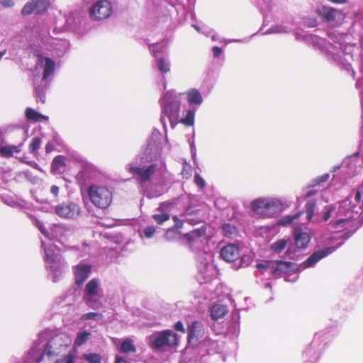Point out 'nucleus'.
I'll return each instance as SVG.
<instances>
[{"label": "nucleus", "mask_w": 363, "mask_h": 363, "mask_svg": "<svg viewBox=\"0 0 363 363\" xmlns=\"http://www.w3.org/2000/svg\"><path fill=\"white\" fill-rule=\"evenodd\" d=\"M125 169L132 175L139 186L143 188L152 182V177L157 169V164L152 163L148 165H141L132 162L125 167Z\"/></svg>", "instance_id": "f257e3e1"}, {"label": "nucleus", "mask_w": 363, "mask_h": 363, "mask_svg": "<svg viewBox=\"0 0 363 363\" xmlns=\"http://www.w3.org/2000/svg\"><path fill=\"white\" fill-rule=\"evenodd\" d=\"M87 193L91 203L99 209L105 210L111 204L113 192L107 186L91 184Z\"/></svg>", "instance_id": "f03ea898"}, {"label": "nucleus", "mask_w": 363, "mask_h": 363, "mask_svg": "<svg viewBox=\"0 0 363 363\" xmlns=\"http://www.w3.org/2000/svg\"><path fill=\"white\" fill-rule=\"evenodd\" d=\"M179 337L171 330H164L149 336L150 347L159 350L164 346L174 347L179 345Z\"/></svg>", "instance_id": "7ed1b4c3"}, {"label": "nucleus", "mask_w": 363, "mask_h": 363, "mask_svg": "<svg viewBox=\"0 0 363 363\" xmlns=\"http://www.w3.org/2000/svg\"><path fill=\"white\" fill-rule=\"evenodd\" d=\"M250 208L256 213L270 216L281 209V204L278 200L259 198L250 203Z\"/></svg>", "instance_id": "20e7f679"}, {"label": "nucleus", "mask_w": 363, "mask_h": 363, "mask_svg": "<svg viewBox=\"0 0 363 363\" xmlns=\"http://www.w3.org/2000/svg\"><path fill=\"white\" fill-rule=\"evenodd\" d=\"M315 13L324 22L332 23L333 26L341 24L345 18V14L341 10L324 5L318 7Z\"/></svg>", "instance_id": "39448f33"}, {"label": "nucleus", "mask_w": 363, "mask_h": 363, "mask_svg": "<svg viewBox=\"0 0 363 363\" xmlns=\"http://www.w3.org/2000/svg\"><path fill=\"white\" fill-rule=\"evenodd\" d=\"M112 12V5L107 0L98 1L89 9V14L94 21L106 19L111 15Z\"/></svg>", "instance_id": "423d86ee"}, {"label": "nucleus", "mask_w": 363, "mask_h": 363, "mask_svg": "<svg viewBox=\"0 0 363 363\" xmlns=\"http://www.w3.org/2000/svg\"><path fill=\"white\" fill-rule=\"evenodd\" d=\"M61 342L62 337L59 335H57L55 337L50 340L49 342L45 345L43 353L38 358H41L42 357H44L43 362H62V359H54V357L58 354L57 352V350H58V347L62 346Z\"/></svg>", "instance_id": "0eeeda50"}, {"label": "nucleus", "mask_w": 363, "mask_h": 363, "mask_svg": "<svg viewBox=\"0 0 363 363\" xmlns=\"http://www.w3.org/2000/svg\"><path fill=\"white\" fill-rule=\"evenodd\" d=\"M181 103L179 100L173 99L164 104L162 111L169 118L171 125L176 124L179 121Z\"/></svg>", "instance_id": "6e6552de"}, {"label": "nucleus", "mask_w": 363, "mask_h": 363, "mask_svg": "<svg viewBox=\"0 0 363 363\" xmlns=\"http://www.w3.org/2000/svg\"><path fill=\"white\" fill-rule=\"evenodd\" d=\"M55 213L61 218H72L79 216L80 207L74 202L63 203L55 207Z\"/></svg>", "instance_id": "1a4fd4ad"}, {"label": "nucleus", "mask_w": 363, "mask_h": 363, "mask_svg": "<svg viewBox=\"0 0 363 363\" xmlns=\"http://www.w3.org/2000/svg\"><path fill=\"white\" fill-rule=\"evenodd\" d=\"M61 256L55 253H50L48 250H45V261L47 267L54 274V281H56L57 274L61 267Z\"/></svg>", "instance_id": "9d476101"}, {"label": "nucleus", "mask_w": 363, "mask_h": 363, "mask_svg": "<svg viewBox=\"0 0 363 363\" xmlns=\"http://www.w3.org/2000/svg\"><path fill=\"white\" fill-rule=\"evenodd\" d=\"M221 258L227 262H233L240 257V248L235 244H228L220 250Z\"/></svg>", "instance_id": "9b49d317"}, {"label": "nucleus", "mask_w": 363, "mask_h": 363, "mask_svg": "<svg viewBox=\"0 0 363 363\" xmlns=\"http://www.w3.org/2000/svg\"><path fill=\"white\" fill-rule=\"evenodd\" d=\"M335 250L333 247H329L323 248L322 250L314 252L309 257L303 262L305 268L313 267L315 263L320 261L321 259L328 256Z\"/></svg>", "instance_id": "f8f14e48"}, {"label": "nucleus", "mask_w": 363, "mask_h": 363, "mask_svg": "<svg viewBox=\"0 0 363 363\" xmlns=\"http://www.w3.org/2000/svg\"><path fill=\"white\" fill-rule=\"evenodd\" d=\"M294 264L288 261L279 260L276 262L275 267H273L271 274L275 277H281L283 274H288L292 271Z\"/></svg>", "instance_id": "ddd939ff"}, {"label": "nucleus", "mask_w": 363, "mask_h": 363, "mask_svg": "<svg viewBox=\"0 0 363 363\" xmlns=\"http://www.w3.org/2000/svg\"><path fill=\"white\" fill-rule=\"evenodd\" d=\"M91 274V267L86 264H77L75 267L74 276L75 283L81 286L89 277Z\"/></svg>", "instance_id": "4468645a"}, {"label": "nucleus", "mask_w": 363, "mask_h": 363, "mask_svg": "<svg viewBox=\"0 0 363 363\" xmlns=\"http://www.w3.org/2000/svg\"><path fill=\"white\" fill-rule=\"evenodd\" d=\"M296 246L299 249H305L311 241L310 235L301 228H296L294 233Z\"/></svg>", "instance_id": "2eb2a0df"}, {"label": "nucleus", "mask_w": 363, "mask_h": 363, "mask_svg": "<svg viewBox=\"0 0 363 363\" xmlns=\"http://www.w3.org/2000/svg\"><path fill=\"white\" fill-rule=\"evenodd\" d=\"M316 190H310L307 192L306 197L308 201L306 203V213L308 220H311L314 215V211L316 206V199L315 196L317 194Z\"/></svg>", "instance_id": "dca6fc26"}, {"label": "nucleus", "mask_w": 363, "mask_h": 363, "mask_svg": "<svg viewBox=\"0 0 363 363\" xmlns=\"http://www.w3.org/2000/svg\"><path fill=\"white\" fill-rule=\"evenodd\" d=\"M65 157L62 155H57L52 162L50 171L52 174H61L65 171Z\"/></svg>", "instance_id": "f3484780"}, {"label": "nucleus", "mask_w": 363, "mask_h": 363, "mask_svg": "<svg viewBox=\"0 0 363 363\" xmlns=\"http://www.w3.org/2000/svg\"><path fill=\"white\" fill-rule=\"evenodd\" d=\"M101 291L99 283L96 279H91L85 286V294L84 296H96Z\"/></svg>", "instance_id": "a211bd4d"}, {"label": "nucleus", "mask_w": 363, "mask_h": 363, "mask_svg": "<svg viewBox=\"0 0 363 363\" xmlns=\"http://www.w3.org/2000/svg\"><path fill=\"white\" fill-rule=\"evenodd\" d=\"M25 115L28 121L32 122H38L40 121H48L49 117L43 115L32 108H27L25 111Z\"/></svg>", "instance_id": "6ab92c4d"}, {"label": "nucleus", "mask_w": 363, "mask_h": 363, "mask_svg": "<svg viewBox=\"0 0 363 363\" xmlns=\"http://www.w3.org/2000/svg\"><path fill=\"white\" fill-rule=\"evenodd\" d=\"M186 94L187 95V101L189 104L199 105L202 103L203 97L199 90L196 89H191L189 90Z\"/></svg>", "instance_id": "aec40b11"}, {"label": "nucleus", "mask_w": 363, "mask_h": 363, "mask_svg": "<svg viewBox=\"0 0 363 363\" xmlns=\"http://www.w3.org/2000/svg\"><path fill=\"white\" fill-rule=\"evenodd\" d=\"M43 80H46L54 72L55 62L48 57H44Z\"/></svg>", "instance_id": "412c9836"}, {"label": "nucleus", "mask_w": 363, "mask_h": 363, "mask_svg": "<svg viewBox=\"0 0 363 363\" xmlns=\"http://www.w3.org/2000/svg\"><path fill=\"white\" fill-rule=\"evenodd\" d=\"M227 308L221 304H215L212 306L211 310V315L213 320H218L225 316L227 313Z\"/></svg>", "instance_id": "4be33fe9"}, {"label": "nucleus", "mask_w": 363, "mask_h": 363, "mask_svg": "<svg viewBox=\"0 0 363 363\" xmlns=\"http://www.w3.org/2000/svg\"><path fill=\"white\" fill-rule=\"evenodd\" d=\"M222 233L224 236L233 238L238 235V229L234 225L224 223L221 226Z\"/></svg>", "instance_id": "5701e85b"}, {"label": "nucleus", "mask_w": 363, "mask_h": 363, "mask_svg": "<svg viewBox=\"0 0 363 363\" xmlns=\"http://www.w3.org/2000/svg\"><path fill=\"white\" fill-rule=\"evenodd\" d=\"M120 351L123 353L136 352V347L133 344V341L130 338H125L123 340L121 346Z\"/></svg>", "instance_id": "b1692460"}, {"label": "nucleus", "mask_w": 363, "mask_h": 363, "mask_svg": "<svg viewBox=\"0 0 363 363\" xmlns=\"http://www.w3.org/2000/svg\"><path fill=\"white\" fill-rule=\"evenodd\" d=\"M33 4L35 6L34 10L36 14H40L46 11L49 6V1L47 0H35L33 1Z\"/></svg>", "instance_id": "393cba45"}, {"label": "nucleus", "mask_w": 363, "mask_h": 363, "mask_svg": "<svg viewBox=\"0 0 363 363\" xmlns=\"http://www.w3.org/2000/svg\"><path fill=\"white\" fill-rule=\"evenodd\" d=\"M201 324L198 321H194L188 327V340L191 341V340L194 339L196 336V333L201 330Z\"/></svg>", "instance_id": "a878e982"}, {"label": "nucleus", "mask_w": 363, "mask_h": 363, "mask_svg": "<svg viewBox=\"0 0 363 363\" xmlns=\"http://www.w3.org/2000/svg\"><path fill=\"white\" fill-rule=\"evenodd\" d=\"M289 239H280L272 243L270 250L276 253H280L287 245Z\"/></svg>", "instance_id": "bb28decb"}, {"label": "nucleus", "mask_w": 363, "mask_h": 363, "mask_svg": "<svg viewBox=\"0 0 363 363\" xmlns=\"http://www.w3.org/2000/svg\"><path fill=\"white\" fill-rule=\"evenodd\" d=\"M83 298L86 305L92 309H99L103 306L102 302L96 300L94 296H84Z\"/></svg>", "instance_id": "cd10ccee"}, {"label": "nucleus", "mask_w": 363, "mask_h": 363, "mask_svg": "<svg viewBox=\"0 0 363 363\" xmlns=\"http://www.w3.org/2000/svg\"><path fill=\"white\" fill-rule=\"evenodd\" d=\"M172 220L174 222V225L173 228L169 229L165 233V237L168 240H170L171 234L175 233L174 228L181 229L184 225L183 221L182 220H180L177 216H174L172 217Z\"/></svg>", "instance_id": "c85d7f7f"}, {"label": "nucleus", "mask_w": 363, "mask_h": 363, "mask_svg": "<svg viewBox=\"0 0 363 363\" xmlns=\"http://www.w3.org/2000/svg\"><path fill=\"white\" fill-rule=\"evenodd\" d=\"M91 335V333L88 331H84L78 333L75 338L74 344L77 346H82L88 340Z\"/></svg>", "instance_id": "c756f323"}, {"label": "nucleus", "mask_w": 363, "mask_h": 363, "mask_svg": "<svg viewBox=\"0 0 363 363\" xmlns=\"http://www.w3.org/2000/svg\"><path fill=\"white\" fill-rule=\"evenodd\" d=\"M195 111L190 109L187 111L184 118H182L180 122L186 126H192L194 123Z\"/></svg>", "instance_id": "7c9ffc66"}, {"label": "nucleus", "mask_w": 363, "mask_h": 363, "mask_svg": "<svg viewBox=\"0 0 363 363\" xmlns=\"http://www.w3.org/2000/svg\"><path fill=\"white\" fill-rule=\"evenodd\" d=\"M41 145V139L38 137H34L31 143L29 145V152L30 153L37 155V152L40 149Z\"/></svg>", "instance_id": "2f4dec72"}, {"label": "nucleus", "mask_w": 363, "mask_h": 363, "mask_svg": "<svg viewBox=\"0 0 363 363\" xmlns=\"http://www.w3.org/2000/svg\"><path fill=\"white\" fill-rule=\"evenodd\" d=\"M103 318V315L100 313H95V312H89L84 313L82 315L81 319L82 320L86 321L88 320H101Z\"/></svg>", "instance_id": "473e14b6"}, {"label": "nucleus", "mask_w": 363, "mask_h": 363, "mask_svg": "<svg viewBox=\"0 0 363 363\" xmlns=\"http://www.w3.org/2000/svg\"><path fill=\"white\" fill-rule=\"evenodd\" d=\"M13 155L11 148L8 145H0V157L3 158H11Z\"/></svg>", "instance_id": "72a5a7b5"}, {"label": "nucleus", "mask_w": 363, "mask_h": 363, "mask_svg": "<svg viewBox=\"0 0 363 363\" xmlns=\"http://www.w3.org/2000/svg\"><path fill=\"white\" fill-rule=\"evenodd\" d=\"M252 262V257L250 255H243L240 257L238 267H246Z\"/></svg>", "instance_id": "f704fd0d"}, {"label": "nucleus", "mask_w": 363, "mask_h": 363, "mask_svg": "<svg viewBox=\"0 0 363 363\" xmlns=\"http://www.w3.org/2000/svg\"><path fill=\"white\" fill-rule=\"evenodd\" d=\"M34 7L35 6L33 4V1L26 4L21 10V14L23 16H28L33 13H35Z\"/></svg>", "instance_id": "c9c22d12"}, {"label": "nucleus", "mask_w": 363, "mask_h": 363, "mask_svg": "<svg viewBox=\"0 0 363 363\" xmlns=\"http://www.w3.org/2000/svg\"><path fill=\"white\" fill-rule=\"evenodd\" d=\"M153 219L157 222V223L161 225L163 223L169 220V215L167 213L162 214H154L152 215Z\"/></svg>", "instance_id": "e433bc0d"}, {"label": "nucleus", "mask_w": 363, "mask_h": 363, "mask_svg": "<svg viewBox=\"0 0 363 363\" xmlns=\"http://www.w3.org/2000/svg\"><path fill=\"white\" fill-rule=\"evenodd\" d=\"M158 69L159 70L165 74L169 71V63L166 62V60L163 58H160L158 60Z\"/></svg>", "instance_id": "4c0bfd02"}, {"label": "nucleus", "mask_w": 363, "mask_h": 363, "mask_svg": "<svg viewBox=\"0 0 363 363\" xmlns=\"http://www.w3.org/2000/svg\"><path fill=\"white\" fill-rule=\"evenodd\" d=\"M25 140H26V139H24L23 142L19 143L16 145H8V147L11 148V151L12 152L13 155L15 153L18 154V153H20L22 151V150H23V148L24 147Z\"/></svg>", "instance_id": "58836bf2"}, {"label": "nucleus", "mask_w": 363, "mask_h": 363, "mask_svg": "<svg viewBox=\"0 0 363 363\" xmlns=\"http://www.w3.org/2000/svg\"><path fill=\"white\" fill-rule=\"evenodd\" d=\"M86 359L89 363H101V359L98 354H89L86 355Z\"/></svg>", "instance_id": "ea45409f"}, {"label": "nucleus", "mask_w": 363, "mask_h": 363, "mask_svg": "<svg viewBox=\"0 0 363 363\" xmlns=\"http://www.w3.org/2000/svg\"><path fill=\"white\" fill-rule=\"evenodd\" d=\"M155 231H156V229L152 225L147 226L143 230L145 237L147 238H152L153 237V235H155Z\"/></svg>", "instance_id": "a19ab883"}, {"label": "nucleus", "mask_w": 363, "mask_h": 363, "mask_svg": "<svg viewBox=\"0 0 363 363\" xmlns=\"http://www.w3.org/2000/svg\"><path fill=\"white\" fill-rule=\"evenodd\" d=\"M35 91L36 96L40 99V100L44 103V99H45V90L43 86H35Z\"/></svg>", "instance_id": "79ce46f5"}, {"label": "nucleus", "mask_w": 363, "mask_h": 363, "mask_svg": "<svg viewBox=\"0 0 363 363\" xmlns=\"http://www.w3.org/2000/svg\"><path fill=\"white\" fill-rule=\"evenodd\" d=\"M194 183L201 189H203L206 186L205 181L199 174L194 175Z\"/></svg>", "instance_id": "37998d69"}, {"label": "nucleus", "mask_w": 363, "mask_h": 363, "mask_svg": "<svg viewBox=\"0 0 363 363\" xmlns=\"http://www.w3.org/2000/svg\"><path fill=\"white\" fill-rule=\"evenodd\" d=\"M351 222H352V220L350 219H340L335 222H331L330 224L333 225V227L334 228H338L341 224H346V225H349V224Z\"/></svg>", "instance_id": "c03bdc74"}, {"label": "nucleus", "mask_w": 363, "mask_h": 363, "mask_svg": "<svg viewBox=\"0 0 363 363\" xmlns=\"http://www.w3.org/2000/svg\"><path fill=\"white\" fill-rule=\"evenodd\" d=\"M191 233L194 234V236L196 238H201L206 234V228L201 227L199 228L194 229L191 231Z\"/></svg>", "instance_id": "a18cd8bd"}, {"label": "nucleus", "mask_w": 363, "mask_h": 363, "mask_svg": "<svg viewBox=\"0 0 363 363\" xmlns=\"http://www.w3.org/2000/svg\"><path fill=\"white\" fill-rule=\"evenodd\" d=\"M18 160H19L20 162L25 163V164L30 166L33 168H35V169H40L39 168V165L35 161H28V160H26L24 157H21V158H19Z\"/></svg>", "instance_id": "49530a36"}, {"label": "nucleus", "mask_w": 363, "mask_h": 363, "mask_svg": "<svg viewBox=\"0 0 363 363\" xmlns=\"http://www.w3.org/2000/svg\"><path fill=\"white\" fill-rule=\"evenodd\" d=\"M329 177H330V174L328 173L324 174L322 176L318 177L315 180V185L320 184L321 183L327 182L328 180Z\"/></svg>", "instance_id": "de8ad7c7"}, {"label": "nucleus", "mask_w": 363, "mask_h": 363, "mask_svg": "<svg viewBox=\"0 0 363 363\" xmlns=\"http://www.w3.org/2000/svg\"><path fill=\"white\" fill-rule=\"evenodd\" d=\"M301 214H302V212L301 211L294 215L286 216L285 217V219H286V223H287V224L291 223L293 220H294L295 219L298 218Z\"/></svg>", "instance_id": "09e8293b"}, {"label": "nucleus", "mask_w": 363, "mask_h": 363, "mask_svg": "<svg viewBox=\"0 0 363 363\" xmlns=\"http://www.w3.org/2000/svg\"><path fill=\"white\" fill-rule=\"evenodd\" d=\"M333 206H328L327 211L323 214V220H328L331 217V211L333 210Z\"/></svg>", "instance_id": "8fccbe9b"}, {"label": "nucleus", "mask_w": 363, "mask_h": 363, "mask_svg": "<svg viewBox=\"0 0 363 363\" xmlns=\"http://www.w3.org/2000/svg\"><path fill=\"white\" fill-rule=\"evenodd\" d=\"M50 193L54 196L55 198H57L60 193V187L57 185H52L50 187Z\"/></svg>", "instance_id": "3c124183"}, {"label": "nucleus", "mask_w": 363, "mask_h": 363, "mask_svg": "<svg viewBox=\"0 0 363 363\" xmlns=\"http://www.w3.org/2000/svg\"><path fill=\"white\" fill-rule=\"evenodd\" d=\"M184 238L186 239L189 243L194 242L196 238L194 236V234L191 233H187L184 234Z\"/></svg>", "instance_id": "603ef678"}, {"label": "nucleus", "mask_w": 363, "mask_h": 363, "mask_svg": "<svg viewBox=\"0 0 363 363\" xmlns=\"http://www.w3.org/2000/svg\"><path fill=\"white\" fill-rule=\"evenodd\" d=\"M0 3L5 8L11 7L14 5L13 0H0Z\"/></svg>", "instance_id": "864d4df0"}, {"label": "nucleus", "mask_w": 363, "mask_h": 363, "mask_svg": "<svg viewBox=\"0 0 363 363\" xmlns=\"http://www.w3.org/2000/svg\"><path fill=\"white\" fill-rule=\"evenodd\" d=\"M174 329L183 333H185V329L184 328L183 323L181 321H178L174 324Z\"/></svg>", "instance_id": "5fc2aeb1"}, {"label": "nucleus", "mask_w": 363, "mask_h": 363, "mask_svg": "<svg viewBox=\"0 0 363 363\" xmlns=\"http://www.w3.org/2000/svg\"><path fill=\"white\" fill-rule=\"evenodd\" d=\"M215 57H219L222 54V49L220 47L214 46L212 49Z\"/></svg>", "instance_id": "6e6d98bb"}, {"label": "nucleus", "mask_w": 363, "mask_h": 363, "mask_svg": "<svg viewBox=\"0 0 363 363\" xmlns=\"http://www.w3.org/2000/svg\"><path fill=\"white\" fill-rule=\"evenodd\" d=\"M54 150V145L51 143H48L45 145V152L46 153H50Z\"/></svg>", "instance_id": "4d7b16f0"}, {"label": "nucleus", "mask_w": 363, "mask_h": 363, "mask_svg": "<svg viewBox=\"0 0 363 363\" xmlns=\"http://www.w3.org/2000/svg\"><path fill=\"white\" fill-rule=\"evenodd\" d=\"M257 268L262 269V272L264 273L268 269V267L263 264L259 263V264H257Z\"/></svg>", "instance_id": "13d9d810"}, {"label": "nucleus", "mask_w": 363, "mask_h": 363, "mask_svg": "<svg viewBox=\"0 0 363 363\" xmlns=\"http://www.w3.org/2000/svg\"><path fill=\"white\" fill-rule=\"evenodd\" d=\"M65 363H74L73 355L68 354L65 358Z\"/></svg>", "instance_id": "bf43d9fd"}, {"label": "nucleus", "mask_w": 363, "mask_h": 363, "mask_svg": "<svg viewBox=\"0 0 363 363\" xmlns=\"http://www.w3.org/2000/svg\"><path fill=\"white\" fill-rule=\"evenodd\" d=\"M362 194L359 191H357L354 196V200L356 202L359 203L361 201Z\"/></svg>", "instance_id": "052dcab7"}, {"label": "nucleus", "mask_w": 363, "mask_h": 363, "mask_svg": "<svg viewBox=\"0 0 363 363\" xmlns=\"http://www.w3.org/2000/svg\"><path fill=\"white\" fill-rule=\"evenodd\" d=\"M115 363H128L126 360H125L123 358L116 356L115 359Z\"/></svg>", "instance_id": "680f3d73"}, {"label": "nucleus", "mask_w": 363, "mask_h": 363, "mask_svg": "<svg viewBox=\"0 0 363 363\" xmlns=\"http://www.w3.org/2000/svg\"><path fill=\"white\" fill-rule=\"evenodd\" d=\"M37 350L35 349L30 350V351L28 352V357L29 358H32L33 357H35L37 355Z\"/></svg>", "instance_id": "e2e57ef3"}, {"label": "nucleus", "mask_w": 363, "mask_h": 363, "mask_svg": "<svg viewBox=\"0 0 363 363\" xmlns=\"http://www.w3.org/2000/svg\"><path fill=\"white\" fill-rule=\"evenodd\" d=\"M44 357H42L41 358H36L33 360L35 363H54V362H43Z\"/></svg>", "instance_id": "0e129e2a"}, {"label": "nucleus", "mask_w": 363, "mask_h": 363, "mask_svg": "<svg viewBox=\"0 0 363 363\" xmlns=\"http://www.w3.org/2000/svg\"><path fill=\"white\" fill-rule=\"evenodd\" d=\"M6 53V51H4V52H0V60L1 59V57L5 55Z\"/></svg>", "instance_id": "69168bd1"}, {"label": "nucleus", "mask_w": 363, "mask_h": 363, "mask_svg": "<svg viewBox=\"0 0 363 363\" xmlns=\"http://www.w3.org/2000/svg\"><path fill=\"white\" fill-rule=\"evenodd\" d=\"M189 222H190V223H191V224H194V223H195V222H194V221H193V220H191V219H189Z\"/></svg>", "instance_id": "338daca9"}]
</instances>
